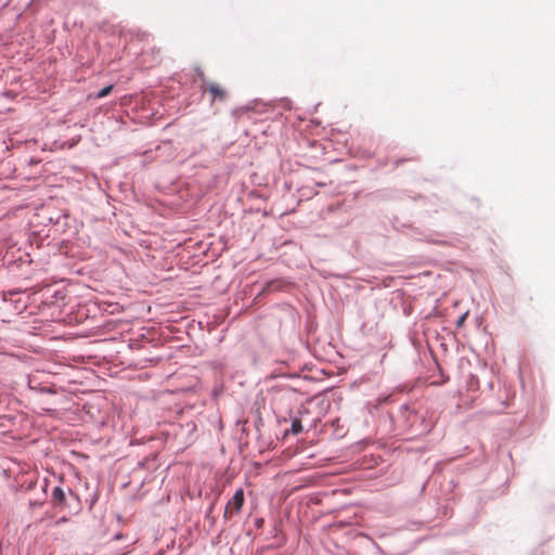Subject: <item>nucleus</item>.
<instances>
[{"label":"nucleus","mask_w":555,"mask_h":555,"mask_svg":"<svg viewBox=\"0 0 555 555\" xmlns=\"http://www.w3.org/2000/svg\"><path fill=\"white\" fill-rule=\"evenodd\" d=\"M245 496L244 490L242 488L237 489L233 495V498L228 502L223 517L225 519L232 518L234 515H237L243 505H244Z\"/></svg>","instance_id":"1"},{"label":"nucleus","mask_w":555,"mask_h":555,"mask_svg":"<svg viewBox=\"0 0 555 555\" xmlns=\"http://www.w3.org/2000/svg\"><path fill=\"white\" fill-rule=\"evenodd\" d=\"M204 91H208L211 94L212 102L216 100L223 101L227 98V91L216 82L208 83Z\"/></svg>","instance_id":"2"},{"label":"nucleus","mask_w":555,"mask_h":555,"mask_svg":"<svg viewBox=\"0 0 555 555\" xmlns=\"http://www.w3.org/2000/svg\"><path fill=\"white\" fill-rule=\"evenodd\" d=\"M52 502L55 505L65 504V491L61 487H55L52 491Z\"/></svg>","instance_id":"3"},{"label":"nucleus","mask_w":555,"mask_h":555,"mask_svg":"<svg viewBox=\"0 0 555 555\" xmlns=\"http://www.w3.org/2000/svg\"><path fill=\"white\" fill-rule=\"evenodd\" d=\"M291 430L294 435H298L302 431V425L299 418H293Z\"/></svg>","instance_id":"4"},{"label":"nucleus","mask_w":555,"mask_h":555,"mask_svg":"<svg viewBox=\"0 0 555 555\" xmlns=\"http://www.w3.org/2000/svg\"><path fill=\"white\" fill-rule=\"evenodd\" d=\"M113 90V85H109V86H106L104 88H102L98 94L95 95V98L98 99H102V98H105Z\"/></svg>","instance_id":"5"},{"label":"nucleus","mask_w":555,"mask_h":555,"mask_svg":"<svg viewBox=\"0 0 555 555\" xmlns=\"http://www.w3.org/2000/svg\"><path fill=\"white\" fill-rule=\"evenodd\" d=\"M249 109L246 107L237 108L233 112V115L236 119L242 118L245 114H248Z\"/></svg>","instance_id":"6"},{"label":"nucleus","mask_w":555,"mask_h":555,"mask_svg":"<svg viewBox=\"0 0 555 555\" xmlns=\"http://www.w3.org/2000/svg\"><path fill=\"white\" fill-rule=\"evenodd\" d=\"M466 318H467V313L462 314V315L459 318V320L456 321V325H457L459 327H460V326H462V325H463V323L465 322Z\"/></svg>","instance_id":"7"},{"label":"nucleus","mask_w":555,"mask_h":555,"mask_svg":"<svg viewBox=\"0 0 555 555\" xmlns=\"http://www.w3.org/2000/svg\"><path fill=\"white\" fill-rule=\"evenodd\" d=\"M199 77H201V79H203V80H204V75H203V73H201V74H199Z\"/></svg>","instance_id":"8"}]
</instances>
